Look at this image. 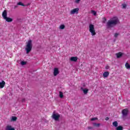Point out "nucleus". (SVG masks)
<instances>
[{
  "mask_svg": "<svg viewBox=\"0 0 130 130\" xmlns=\"http://www.w3.org/2000/svg\"><path fill=\"white\" fill-rule=\"evenodd\" d=\"M120 24L118 17L114 16L110 19L106 23V27L107 29H111V28H114L115 26Z\"/></svg>",
  "mask_w": 130,
  "mask_h": 130,
  "instance_id": "obj_1",
  "label": "nucleus"
},
{
  "mask_svg": "<svg viewBox=\"0 0 130 130\" xmlns=\"http://www.w3.org/2000/svg\"><path fill=\"white\" fill-rule=\"evenodd\" d=\"M33 45L32 44V40H29L26 42V45L25 48V50L26 51L27 54L30 53V52L32 50V47Z\"/></svg>",
  "mask_w": 130,
  "mask_h": 130,
  "instance_id": "obj_2",
  "label": "nucleus"
},
{
  "mask_svg": "<svg viewBox=\"0 0 130 130\" xmlns=\"http://www.w3.org/2000/svg\"><path fill=\"white\" fill-rule=\"evenodd\" d=\"M129 112V111L128 110V109L126 108V109H123L121 111L122 118H123V119L126 118V117H127V115H128Z\"/></svg>",
  "mask_w": 130,
  "mask_h": 130,
  "instance_id": "obj_3",
  "label": "nucleus"
},
{
  "mask_svg": "<svg viewBox=\"0 0 130 130\" xmlns=\"http://www.w3.org/2000/svg\"><path fill=\"white\" fill-rule=\"evenodd\" d=\"M59 117H60V115L59 114L55 113V112H53L52 118L55 120V121H58L59 120Z\"/></svg>",
  "mask_w": 130,
  "mask_h": 130,
  "instance_id": "obj_4",
  "label": "nucleus"
},
{
  "mask_svg": "<svg viewBox=\"0 0 130 130\" xmlns=\"http://www.w3.org/2000/svg\"><path fill=\"white\" fill-rule=\"evenodd\" d=\"M89 32H90L92 36H95V35H96V31H95V28H94V25L92 24L89 25Z\"/></svg>",
  "mask_w": 130,
  "mask_h": 130,
  "instance_id": "obj_5",
  "label": "nucleus"
},
{
  "mask_svg": "<svg viewBox=\"0 0 130 130\" xmlns=\"http://www.w3.org/2000/svg\"><path fill=\"white\" fill-rule=\"evenodd\" d=\"M79 8H75L72 10L70 12L71 15H74L75 14H78L79 13Z\"/></svg>",
  "mask_w": 130,
  "mask_h": 130,
  "instance_id": "obj_6",
  "label": "nucleus"
},
{
  "mask_svg": "<svg viewBox=\"0 0 130 130\" xmlns=\"http://www.w3.org/2000/svg\"><path fill=\"white\" fill-rule=\"evenodd\" d=\"M58 74H59V71H58V68H54V76L55 77L57 75H58Z\"/></svg>",
  "mask_w": 130,
  "mask_h": 130,
  "instance_id": "obj_7",
  "label": "nucleus"
},
{
  "mask_svg": "<svg viewBox=\"0 0 130 130\" xmlns=\"http://www.w3.org/2000/svg\"><path fill=\"white\" fill-rule=\"evenodd\" d=\"M8 16V13L7 12V10H4V12L2 13V17H3V19H5Z\"/></svg>",
  "mask_w": 130,
  "mask_h": 130,
  "instance_id": "obj_8",
  "label": "nucleus"
},
{
  "mask_svg": "<svg viewBox=\"0 0 130 130\" xmlns=\"http://www.w3.org/2000/svg\"><path fill=\"white\" fill-rule=\"evenodd\" d=\"M81 90L83 91L85 94H88V92L89 91V89L88 88H84L83 87L81 88Z\"/></svg>",
  "mask_w": 130,
  "mask_h": 130,
  "instance_id": "obj_9",
  "label": "nucleus"
},
{
  "mask_svg": "<svg viewBox=\"0 0 130 130\" xmlns=\"http://www.w3.org/2000/svg\"><path fill=\"white\" fill-rule=\"evenodd\" d=\"M71 61H74L76 62L78 60V57H71L70 58Z\"/></svg>",
  "mask_w": 130,
  "mask_h": 130,
  "instance_id": "obj_10",
  "label": "nucleus"
},
{
  "mask_svg": "<svg viewBox=\"0 0 130 130\" xmlns=\"http://www.w3.org/2000/svg\"><path fill=\"white\" fill-rule=\"evenodd\" d=\"M4 20H6V22L8 23H11V22H13V19L10 17H6Z\"/></svg>",
  "mask_w": 130,
  "mask_h": 130,
  "instance_id": "obj_11",
  "label": "nucleus"
},
{
  "mask_svg": "<svg viewBox=\"0 0 130 130\" xmlns=\"http://www.w3.org/2000/svg\"><path fill=\"white\" fill-rule=\"evenodd\" d=\"M5 85H6V82L5 81L3 80L2 82H0V88H4L5 87Z\"/></svg>",
  "mask_w": 130,
  "mask_h": 130,
  "instance_id": "obj_12",
  "label": "nucleus"
},
{
  "mask_svg": "<svg viewBox=\"0 0 130 130\" xmlns=\"http://www.w3.org/2000/svg\"><path fill=\"white\" fill-rule=\"evenodd\" d=\"M109 76V72H105L103 73V76L104 78H107Z\"/></svg>",
  "mask_w": 130,
  "mask_h": 130,
  "instance_id": "obj_13",
  "label": "nucleus"
},
{
  "mask_svg": "<svg viewBox=\"0 0 130 130\" xmlns=\"http://www.w3.org/2000/svg\"><path fill=\"white\" fill-rule=\"evenodd\" d=\"M116 55L117 56V58H120V57L122 56V53L119 52V53H116Z\"/></svg>",
  "mask_w": 130,
  "mask_h": 130,
  "instance_id": "obj_14",
  "label": "nucleus"
},
{
  "mask_svg": "<svg viewBox=\"0 0 130 130\" xmlns=\"http://www.w3.org/2000/svg\"><path fill=\"white\" fill-rule=\"evenodd\" d=\"M6 130H15V128L12 127L11 125H7L6 128Z\"/></svg>",
  "mask_w": 130,
  "mask_h": 130,
  "instance_id": "obj_15",
  "label": "nucleus"
},
{
  "mask_svg": "<svg viewBox=\"0 0 130 130\" xmlns=\"http://www.w3.org/2000/svg\"><path fill=\"white\" fill-rule=\"evenodd\" d=\"M113 125L115 126V127H117V126H118V123L116 121H114L113 122Z\"/></svg>",
  "mask_w": 130,
  "mask_h": 130,
  "instance_id": "obj_16",
  "label": "nucleus"
},
{
  "mask_svg": "<svg viewBox=\"0 0 130 130\" xmlns=\"http://www.w3.org/2000/svg\"><path fill=\"white\" fill-rule=\"evenodd\" d=\"M116 130H123V127L122 126H118L116 128Z\"/></svg>",
  "mask_w": 130,
  "mask_h": 130,
  "instance_id": "obj_17",
  "label": "nucleus"
},
{
  "mask_svg": "<svg viewBox=\"0 0 130 130\" xmlns=\"http://www.w3.org/2000/svg\"><path fill=\"white\" fill-rule=\"evenodd\" d=\"M125 67L126 69H127V70H129L130 65H129V64H128V63L126 62L125 64Z\"/></svg>",
  "mask_w": 130,
  "mask_h": 130,
  "instance_id": "obj_18",
  "label": "nucleus"
},
{
  "mask_svg": "<svg viewBox=\"0 0 130 130\" xmlns=\"http://www.w3.org/2000/svg\"><path fill=\"white\" fill-rule=\"evenodd\" d=\"M93 126H96V127H99L100 126V123H93Z\"/></svg>",
  "mask_w": 130,
  "mask_h": 130,
  "instance_id": "obj_19",
  "label": "nucleus"
},
{
  "mask_svg": "<svg viewBox=\"0 0 130 130\" xmlns=\"http://www.w3.org/2000/svg\"><path fill=\"white\" fill-rule=\"evenodd\" d=\"M59 96L60 98H61V99L63 98V93H62V92L59 91Z\"/></svg>",
  "mask_w": 130,
  "mask_h": 130,
  "instance_id": "obj_20",
  "label": "nucleus"
},
{
  "mask_svg": "<svg viewBox=\"0 0 130 130\" xmlns=\"http://www.w3.org/2000/svg\"><path fill=\"white\" fill-rule=\"evenodd\" d=\"M17 117L16 116H12V119H11V120L12 121H16V120H17Z\"/></svg>",
  "mask_w": 130,
  "mask_h": 130,
  "instance_id": "obj_21",
  "label": "nucleus"
},
{
  "mask_svg": "<svg viewBox=\"0 0 130 130\" xmlns=\"http://www.w3.org/2000/svg\"><path fill=\"white\" fill-rule=\"evenodd\" d=\"M65 27L66 26H64V25L62 24V25H60L59 28L61 30H63V29H64Z\"/></svg>",
  "mask_w": 130,
  "mask_h": 130,
  "instance_id": "obj_22",
  "label": "nucleus"
},
{
  "mask_svg": "<svg viewBox=\"0 0 130 130\" xmlns=\"http://www.w3.org/2000/svg\"><path fill=\"white\" fill-rule=\"evenodd\" d=\"M17 5L18 6H22V7H25V5H24L23 4H22V2H19L18 3H17Z\"/></svg>",
  "mask_w": 130,
  "mask_h": 130,
  "instance_id": "obj_23",
  "label": "nucleus"
},
{
  "mask_svg": "<svg viewBox=\"0 0 130 130\" xmlns=\"http://www.w3.org/2000/svg\"><path fill=\"white\" fill-rule=\"evenodd\" d=\"M27 64V62L26 61H22L21 62V66H25V64Z\"/></svg>",
  "mask_w": 130,
  "mask_h": 130,
  "instance_id": "obj_24",
  "label": "nucleus"
},
{
  "mask_svg": "<svg viewBox=\"0 0 130 130\" xmlns=\"http://www.w3.org/2000/svg\"><path fill=\"white\" fill-rule=\"evenodd\" d=\"M103 23H106V21H107V19H106V18L105 17L103 18Z\"/></svg>",
  "mask_w": 130,
  "mask_h": 130,
  "instance_id": "obj_25",
  "label": "nucleus"
},
{
  "mask_svg": "<svg viewBox=\"0 0 130 130\" xmlns=\"http://www.w3.org/2000/svg\"><path fill=\"white\" fill-rule=\"evenodd\" d=\"M122 9H126V4H122Z\"/></svg>",
  "mask_w": 130,
  "mask_h": 130,
  "instance_id": "obj_26",
  "label": "nucleus"
},
{
  "mask_svg": "<svg viewBox=\"0 0 130 130\" xmlns=\"http://www.w3.org/2000/svg\"><path fill=\"white\" fill-rule=\"evenodd\" d=\"M91 13H92V14H93V15H94V16H96V15L97 14V13L94 10H92L91 11Z\"/></svg>",
  "mask_w": 130,
  "mask_h": 130,
  "instance_id": "obj_27",
  "label": "nucleus"
},
{
  "mask_svg": "<svg viewBox=\"0 0 130 130\" xmlns=\"http://www.w3.org/2000/svg\"><path fill=\"white\" fill-rule=\"evenodd\" d=\"M98 119V118H92L91 119V121H94V120H97Z\"/></svg>",
  "mask_w": 130,
  "mask_h": 130,
  "instance_id": "obj_28",
  "label": "nucleus"
},
{
  "mask_svg": "<svg viewBox=\"0 0 130 130\" xmlns=\"http://www.w3.org/2000/svg\"><path fill=\"white\" fill-rule=\"evenodd\" d=\"M118 35H119V34H118V33H115V34H114V37L115 38H117V37L118 36Z\"/></svg>",
  "mask_w": 130,
  "mask_h": 130,
  "instance_id": "obj_29",
  "label": "nucleus"
},
{
  "mask_svg": "<svg viewBox=\"0 0 130 130\" xmlns=\"http://www.w3.org/2000/svg\"><path fill=\"white\" fill-rule=\"evenodd\" d=\"M81 0H76L75 1V3H76V4H79V3H80V1Z\"/></svg>",
  "mask_w": 130,
  "mask_h": 130,
  "instance_id": "obj_30",
  "label": "nucleus"
},
{
  "mask_svg": "<svg viewBox=\"0 0 130 130\" xmlns=\"http://www.w3.org/2000/svg\"><path fill=\"white\" fill-rule=\"evenodd\" d=\"M25 101H26V99L24 98V99H22V100H21V102H25Z\"/></svg>",
  "mask_w": 130,
  "mask_h": 130,
  "instance_id": "obj_31",
  "label": "nucleus"
},
{
  "mask_svg": "<svg viewBox=\"0 0 130 130\" xmlns=\"http://www.w3.org/2000/svg\"><path fill=\"white\" fill-rule=\"evenodd\" d=\"M109 66H107L105 67L106 70H109Z\"/></svg>",
  "mask_w": 130,
  "mask_h": 130,
  "instance_id": "obj_32",
  "label": "nucleus"
},
{
  "mask_svg": "<svg viewBox=\"0 0 130 130\" xmlns=\"http://www.w3.org/2000/svg\"><path fill=\"white\" fill-rule=\"evenodd\" d=\"M88 128L89 129H93V127L88 126Z\"/></svg>",
  "mask_w": 130,
  "mask_h": 130,
  "instance_id": "obj_33",
  "label": "nucleus"
},
{
  "mask_svg": "<svg viewBox=\"0 0 130 130\" xmlns=\"http://www.w3.org/2000/svg\"><path fill=\"white\" fill-rule=\"evenodd\" d=\"M106 120H108L109 119V117H107L105 119Z\"/></svg>",
  "mask_w": 130,
  "mask_h": 130,
  "instance_id": "obj_34",
  "label": "nucleus"
},
{
  "mask_svg": "<svg viewBox=\"0 0 130 130\" xmlns=\"http://www.w3.org/2000/svg\"><path fill=\"white\" fill-rule=\"evenodd\" d=\"M17 8H18V6H14V9H17Z\"/></svg>",
  "mask_w": 130,
  "mask_h": 130,
  "instance_id": "obj_35",
  "label": "nucleus"
}]
</instances>
